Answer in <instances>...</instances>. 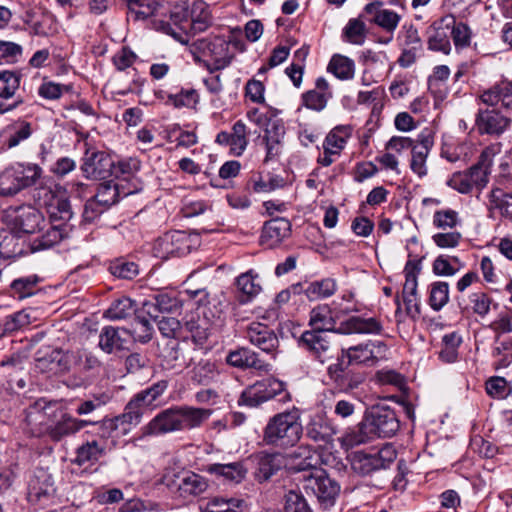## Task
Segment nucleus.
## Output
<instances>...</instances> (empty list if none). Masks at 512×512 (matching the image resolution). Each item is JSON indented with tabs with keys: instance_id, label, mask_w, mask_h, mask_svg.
I'll return each instance as SVG.
<instances>
[{
	"instance_id": "obj_1",
	"label": "nucleus",
	"mask_w": 512,
	"mask_h": 512,
	"mask_svg": "<svg viewBox=\"0 0 512 512\" xmlns=\"http://www.w3.org/2000/svg\"><path fill=\"white\" fill-rule=\"evenodd\" d=\"M25 421L32 434L47 435L52 441H61L79 432L90 421L73 417L59 401L40 398L26 410Z\"/></svg>"
},
{
	"instance_id": "obj_2",
	"label": "nucleus",
	"mask_w": 512,
	"mask_h": 512,
	"mask_svg": "<svg viewBox=\"0 0 512 512\" xmlns=\"http://www.w3.org/2000/svg\"><path fill=\"white\" fill-rule=\"evenodd\" d=\"M13 213L14 229L27 234L39 233L36 237L28 240L27 247L30 252L48 250L70 234V229L66 224L47 223L43 213L32 205L16 207Z\"/></svg>"
},
{
	"instance_id": "obj_3",
	"label": "nucleus",
	"mask_w": 512,
	"mask_h": 512,
	"mask_svg": "<svg viewBox=\"0 0 512 512\" xmlns=\"http://www.w3.org/2000/svg\"><path fill=\"white\" fill-rule=\"evenodd\" d=\"M303 433L299 410L283 411L272 416L263 429V442L268 446L288 448L294 446Z\"/></svg>"
},
{
	"instance_id": "obj_4",
	"label": "nucleus",
	"mask_w": 512,
	"mask_h": 512,
	"mask_svg": "<svg viewBox=\"0 0 512 512\" xmlns=\"http://www.w3.org/2000/svg\"><path fill=\"white\" fill-rule=\"evenodd\" d=\"M43 169L35 163L17 162L0 174V196H15L38 183Z\"/></svg>"
},
{
	"instance_id": "obj_5",
	"label": "nucleus",
	"mask_w": 512,
	"mask_h": 512,
	"mask_svg": "<svg viewBox=\"0 0 512 512\" xmlns=\"http://www.w3.org/2000/svg\"><path fill=\"white\" fill-rule=\"evenodd\" d=\"M189 51L195 61H209L211 70H221L229 66L234 54L230 51V43L223 37L198 39L189 45Z\"/></svg>"
},
{
	"instance_id": "obj_6",
	"label": "nucleus",
	"mask_w": 512,
	"mask_h": 512,
	"mask_svg": "<svg viewBox=\"0 0 512 512\" xmlns=\"http://www.w3.org/2000/svg\"><path fill=\"white\" fill-rule=\"evenodd\" d=\"M397 453L392 445L386 444L379 450H357L347 457L351 469L360 476L386 469L396 459Z\"/></svg>"
},
{
	"instance_id": "obj_7",
	"label": "nucleus",
	"mask_w": 512,
	"mask_h": 512,
	"mask_svg": "<svg viewBox=\"0 0 512 512\" xmlns=\"http://www.w3.org/2000/svg\"><path fill=\"white\" fill-rule=\"evenodd\" d=\"M387 346L382 341L368 340L366 342L343 348L338 361H343L347 366L365 365L374 366L385 357Z\"/></svg>"
},
{
	"instance_id": "obj_8",
	"label": "nucleus",
	"mask_w": 512,
	"mask_h": 512,
	"mask_svg": "<svg viewBox=\"0 0 512 512\" xmlns=\"http://www.w3.org/2000/svg\"><path fill=\"white\" fill-rule=\"evenodd\" d=\"M57 186L40 185L35 189L34 198L47 209L49 218L52 221H60V224H66L71 230L70 225L67 223L73 217L70 201L56 193Z\"/></svg>"
},
{
	"instance_id": "obj_9",
	"label": "nucleus",
	"mask_w": 512,
	"mask_h": 512,
	"mask_svg": "<svg viewBox=\"0 0 512 512\" xmlns=\"http://www.w3.org/2000/svg\"><path fill=\"white\" fill-rule=\"evenodd\" d=\"M364 426L369 429L374 438L394 436L400 428V422L395 411L387 406L372 407L364 415Z\"/></svg>"
},
{
	"instance_id": "obj_10",
	"label": "nucleus",
	"mask_w": 512,
	"mask_h": 512,
	"mask_svg": "<svg viewBox=\"0 0 512 512\" xmlns=\"http://www.w3.org/2000/svg\"><path fill=\"white\" fill-rule=\"evenodd\" d=\"M284 383L269 377L248 386L241 394L239 403L257 407L284 391Z\"/></svg>"
},
{
	"instance_id": "obj_11",
	"label": "nucleus",
	"mask_w": 512,
	"mask_h": 512,
	"mask_svg": "<svg viewBox=\"0 0 512 512\" xmlns=\"http://www.w3.org/2000/svg\"><path fill=\"white\" fill-rule=\"evenodd\" d=\"M143 409L131 398L124 412L114 418L103 419L100 423V437H109L110 434L121 429L123 434L128 433L132 427L141 422Z\"/></svg>"
},
{
	"instance_id": "obj_12",
	"label": "nucleus",
	"mask_w": 512,
	"mask_h": 512,
	"mask_svg": "<svg viewBox=\"0 0 512 512\" xmlns=\"http://www.w3.org/2000/svg\"><path fill=\"white\" fill-rule=\"evenodd\" d=\"M303 488L307 493L315 495L320 502L326 503H332L340 492L339 484L321 468L303 477Z\"/></svg>"
},
{
	"instance_id": "obj_13",
	"label": "nucleus",
	"mask_w": 512,
	"mask_h": 512,
	"mask_svg": "<svg viewBox=\"0 0 512 512\" xmlns=\"http://www.w3.org/2000/svg\"><path fill=\"white\" fill-rule=\"evenodd\" d=\"M114 161L105 151L87 148L82 158L81 171L88 179H105L112 175Z\"/></svg>"
},
{
	"instance_id": "obj_14",
	"label": "nucleus",
	"mask_w": 512,
	"mask_h": 512,
	"mask_svg": "<svg viewBox=\"0 0 512 512\" xmlns=\"http://www.w3.org/2000/svg\"><path fill=\"white\" fill-rule=\"evenodd\" d=\"M245 338L272 359L276 358L279 340L275 332L266 324L251 322L245 328Z\"/></svg>"
},
{
	"instance_id": "obj_15",
	"label": "nucleus",
	"mask_w": 512,
	"mask_h": 512,
	"mask_svg": "<svg viewBox=\"0 0 512 512\" xmlns=\"http://www.w3.org/2000/svg\"><path fill=\"white\" fill-rule=\"evenodd\" d=\"M343 361L331 364L327 368V375L333 385L343 393H350L357 389L365 380L363 373L347 370Z\"/></svg>"
},
{
	"instance_id": "obj_16",
	"label": "nucleus",
	"mask_w": 512,
	"mask_h": 512,
	"mask_svg": "<svg viewBox=\"0 0 512 512\" xmlns=\"http://www.w3.org/2000/svg\"><path fill=\"white\" fill-rule=\"evenodd\" d=\"M176 431H181L179 406L161 411L142 428L144 436L162 435Z\"/></svg>"
},
{
	"instance_id": "obj_17",
	"label": "nucleus",
	"mask_w": 512,
	"mask_h": 512,
	"mask_svg": "<svg viewBox=\"0 0 512 512\" xmlns=\"http://www.w3.org/2000/svg\"><path fill=\"white\" fill-rule=\"evenodd\" d=\"M285 459V465H289L291 470L311 471L319 470L322 465L321 455L310 445H300L291 453H289Z\"/></svg>"
},
{
	"instance_id": "obj_18",
	"label": "nucleus",
	"mask_w": 512,
	"mask_h": 512,
	"mask_svg": "<svg viewBox=\"0 0 512 512\" xmlns=\"http://www.w3.org/2000/svg\"><path fill=\"white\" fill-rule=\"evenodd\" d=\"M434 146V136L431 130H423L417 137V145L411 152L410 169L419 178L428 174L427 157Z\"/></svg>"
},
{
	"instance_id": "obj_19",
	"label": "nucleus",
	"mask_w": 512,
	"mask_h": 512,
	"mask_svg": "<svg viewBox=\"0 0 512 512\" xmlns=\"http://www.w3.org/2000/svg\"><path fill=\"white\" fill-rule=\"evenodd\" d=\"M300 343L311 357L321 363L331 358V342L326 332L317 330L304 331L301 335Z\"/></svg>"
},
{
	"instance_id": "obj_20",
	"label": "nucleus",
	"mask_w": 512,
	"mask_h": 512,
	"mask_svg": "<svg viewBox=\"0 0 512 512\" xmlns=\"http://www.w3.org/2000/svg\"><path fill=\"white\" fill-rule=\"evenodd\" d=\"M454 18L451 16L443 17L433 23L428 33L427 45L428 49L449 54L451 51V25Z\"/></svg>"
},
{
	"instance_id": "obj_21",
	"label": "nucleus",
	"mask_w": 512,
	"mask_h": 512,
	"mask_svg": "<svg viewBox=\"0 0 512 512\" xmlns=\"http://www.w3.org/2000/svg\"><path fill=\"white\" fill-rule=\"evenodd\" d=\"M511 120L497 109H479L476 127L480 134L501 135L510 125Z\"/></svg>"
},
{
	"instance_id": "obj_22",
	"label": "nucleus",
	"mask_w": 512,
	"mask_h": 512,
	"mask_svg": "<svg viewBox=\"0 0 512 512\" xmlns=\"http://www.w3.org/2000/svg\"><path fill=\"white\" fill-rule=\"evenodd\" d=\"M215 142L219 145L229 146L232 155L241 156L248 145V132L245 123L238 120L234 123L231 133L219 132Z\"/></svg>"
},
{
	"instance_id": "obj_23",
	"label": "nucleus",
	"mask_w": 512,
	"mask_h": 512,
	"mask_svg": "<svg viewBox=\"0 0 512 512\" xmlns=\"http://www.w3.org/2000/svg\"><path fill=\"white\" fill-rule=\"evenodd\" d=\"M305 431L310 440L329 443L337 433V427L325 414L317 413L310 418Z\"/></svg>"
},
{
	"instance_id": "obj_24",
	"label": "nucleus",
	"mask_w": 512,
	"mask_h": 512,
	"mask_svg": "<svg viewBox=\"0 0 512 512\" xmlns=\"http://www.w3.org/2000/svg\"><path fill=\"white\" fill-rule=\"evenodd\" d=\"M139 191L138 185L133 184L132 187H126L124 183H114L106 181L99 185L97 193L93 196L98 203L104 205L107 209L115 204L120 197H126Z\"/></svg>"
},
{
	"instance_id": "obj_25",
	"label": "nucleus",
	"mask_w": 512,
	"mask_h": 512,
	"mask_svg": "<svg viewBox=\"0 0 512 512\" xmlns=\"http://www.w3.org/2000/svg\"><path fill=\"white\" fill-rule=\"evenodd\" d=\"M52 477L43 470L38 471L29 481L27 498L32 504H41L54 493Z\"/></svg>"
},
{
	"instance_id": "obj_26",
	"label": "nucleus",
	"mask_w": 512,
	"mask_h": 512,
	"mask_svg": "<svg viewBox=\"0 0 512 512\" xmlns=\"http://www.w3.org/2000/svg\"><path fill=\"white\" fill-rule=\"evenodd\" d=\"M226 362L241 369L249 368L263 372L270 370V365L267 362L262 360L255 351L245 347L229 352L226 356Z\"/></svg>"
},
{
	"instance_id": "obj_27",
	"label": "nucleus",
	"mask_w": 512,
	"mask_h": 512,
	"mask_svg": "<svg viewBox=\"0 0 512 512\" xmlns=\"http://www.w3.org/2000/svg\"><path fill=\"white\" fill-rule=\"evenodd\" d=\"M383 330L381 322L374 317L363 318L352 316L340 323L335 332L338 334H380Z\"/></svg>"
},
{
	"instance_id": "obj_28",
	"label": "nucleus",
	"mask_w": 512,
	"mask_h": 512,
	"mask_svg": "<svg viewBox=\"0 0 512 512\" xmlns=\"http://www.w3.org/2000/svg\"><path fill=\"white\" fill-rule=\"evenodd\" d=\"M190 236L184 231H171L157 241V246L166 255L184 256L191 250Z\"/></svg>"
},
{
	"instance_id": "obj_29",
	"label": "nucleus",
	"mask_w": 512,
	"mask_h": 512,
	"mask_svg": "<svg viewBox=\"0 0 512 512\" xmlns=\"http://www.w3.org/2000/svg\"><path fill=\"white\" fill-rule=\"evenodd\" d=\"M291 224L285 218H274L267 221L262 229L261 243L269 248L278 246L290 235Z\"/></svg>"
},
{
	"instance_id": "obj_30",
	"label": "nucleus",
	"mask_w": 512,
	"mask_h": 512,
	"mask_svg": "<svg viewBox=\"0 0 512 512\" xmlns=\"http://www.w3.org/2000/svg\"><path fill=\"white\" fill-rule=\"evenodd\" d=\"M403 51L398 59V63L403 68H408L415 63L418 54L422 50V41L418 30L410 25L402 36Z\"/></svg>"
},
{
	"instance_id": "obj_31",
	"label": "nucleus",
	"mask_w": 512,
	"mask_h": 512,
	"mask_svg": "<svg viewBox=\"0 0 512 512\" xmlns=\"http://www.w3.org/2000/svg\"><path fill=\"white\" fill-rule=\"evenodd\" d=\"M205 471L228 484H238L246 477L247 469L242 462L213 463Z\"/></svg>"
},
{
	"instance_id": "obj_32",
	"label": "nucleus",
	"mask_w": 512,
	"mask_h": 512,
	"mask_svg": "<svg viewBox=\"0 0 512 512\" xmlns=\"http://www.w3.org/2000/svg\"><path fill=\"white\" fill-rule=\"evenodd\" d=\"M104 438L108 437H101L100 440L87 441L79 446L76 450L74 463L82 466L88 462L98 461L99 458L105 455L107 451L111 450L115 445L114 441H111V444H109Z\"/></svg>"
},
{
	"instance_id": "obj_33",
	"label": "nucleus",
	"mask_w": 512,
	"mask_h": 512,
	"mask_svg": "<svg viewBox=\"0 0 512 512\" xmlns=\"http://www.w3.org/2000/svg\"><path fill=\"white\" fill-rule=\"evenodd\" d=\"M493 155L492 147L485 148L478 162L467 170L474 188L482 190L488 184Z\"/></svg>"
},
{
	"instance_id": "obj_34",
	"label": "nucleus",
	"mask_w": 512,
	"mask_h": 512,
	"mask_svg": "<svg viewBox=\"0 0 512 512\" xmlns=\"http://www.w3.org/2000/svg\"><path fill=\"white\" fill-rule=\"evenodd\" d=\"M27 243L26 239L14 232L0 230V258L10 259L31 253Z\"/></svg>"
},
{
	"instance_id": "obj_35",
	"label": "nucleus",
	"mask_w": 512,
	"mask_h": 512,
	"mask_svg": "<svg viewBox=\"0 0 512 512\" xmlns=\"http://www.w3.org/2000/svg\"><path fill=\"white\" fill-rule=\"evenodd\" d=\"M381 2L368 3L364 10L368 14H372V22L388 33H393L398 27L401 15L390 9H382Z\"/></svg>"
},
{
	"instance_id": "obj_36",
	"label": "nucleus",
	"mask_w": 512,
	"mask_h": 512,
	"mask_svg": "<svg viewBox=\"0 0 512 512\" xmlns=\"http://www.w3.org/2000/svg\"><path fill=\"white\" fill-rule=\"evenodd\" d=\"M481 101L488 106L501 105L506 110H512V82H502L484 91Z\"/></svg>"
},
{
	"instance_id": "obj_37",
	"label": "nucleus",
	"mask_w": 512,
	"mask_h": 512,
	"mask_svg": "<svg viewBox=\"0 0 512 512\" xmlns=\"http://www.w3.org/2000/svg\"><path fill=\"white\" fill-rule=\"evenodd\" d=\"M458 307L462 313H474L480 318H485L491 310L492 298L483 291H477L469 295V304L463 297H456Z\"/></svg>"
},
{
	"instance_id": "obj_38",
	"label": "nucleus",
	"mask_w": 512,
	"mask_h": 512,
	"mask_svg": "<svg viewBox=\"0 0 512 512\" xmlns=\"http://www.w3.org/2000/svg\"><path fill=\"white\" fill-rule=\"evenodd\" d=\"M285 134V126L281 121L276 120L267 125L263 137L267 152L266 159H272L282 152Z\"/></svg>"
},
{
	"instance_id": "obj_39",
	"label": "nucleus",
	"mask_w": 512,
	"mask_h": 512,
	"mask_svg": "<svg viewBox=\"0 0 512 512\" xmlns=\"http://www.w3.org/2000/svg\"><path fill=\"white\" fill-rule=\"evenodd\" d=\"M209 480L192 471H186L180 476L178 492L181 496H199L205 493L209 488Z\"/></svg>"
},
{
	"instance_id": "obj_40",
	"label": "nucleus",
	"mask_w": 512,
	"mask_h": 512,
	"mask_svg": "<svg viewBox=\"0 0 512 512\" xmlns=\"http://www.w3.org/2000/svg\"><path fill=\"white\" fill-rule=\"evenodd\" d=\"M257 469L255 477L258 481L269 480L283 465L284 456L280 453H260L257 457Z\"/></svg>"
},
{
	"instance_id": "obj_41",
	"label": "nucleus",
	"mask_w": 512,
	"mask_h": 512,
	"mask_svg": "<svg viewBox=\"0 0 512 512\" xmlns=\"http://www.w3.org/2000/svg\"><path fill=\"white\" fill-rule=\"evenodd\" d=\"M218 365L210 359L199 360L190 370V379L197 385H209L219 376Z\"/></svg>"
},
{
	"instance_id": "obj_42",
	"label": "nucleus",
	"mask_w": 512,
	"mask_h": 512,
	"mask_svg": "<svg viewBox=\"0 0 512 512\" xmlns=\"http://www.w3.org/2000/svg\"><path fill=\"white\" fill-rule=\"evenodd\" d=\"M32 124L25 120H18L8 125L5 130V145L8 149L19 146L33 134Z\"/></svg>"
},
{
	"instance_id": "obj_43",
	"label": "nucleus",
	"mask_w": 512,
	"mask_h": 512,
	"mask_svg": "<svg viewBox=\"0 0 512 512\" xmlns=\"http://www.w3.org/2000/svg\"><path fill=\"white\" fill-rule=\"evenodd\" d=\"M211 409L179 406L181 431L200 427L212 415Z\"/></svg>"
},
{
	"instance_id": "obj_44",
	"label": "nucleus",
	"mask_w": 512,
	"mask_h": 512,
	"mask_svg": "<svg viewBox=\"0 0 512 512\" xmlns=\"http://www.w3.org/2000/svg\"><path fill=\"white\" fill-rule=\"evenodd\" d=\"M41 278L36 274H30L14 279L10 284V295L18 300L35 295L38 291Z\"/></svg>"
},
{
	"instance_id": "obj_45",
	"label": "nucleus",
	"mask_w": 512,
	"mask_h": 512,
	"mask_svg": "<svg viewBox=\"0 0 512 512\" xmlns=\"http://www.w3.org/2000/svg\"><path fill=\"white\" fill-rule=\"evenodd\" d=\"M140 170V161L136 158H128L118 161L116 164L114 163V167L112 169V175H114L117 179V183H124L126 187H132L135 183L138 185L139 190L140 185L138 180L134 179L135 173Z\"/></svg>"
},
{
	"instance_id": "obj_46",
	"label": "nucleus",
	"mask_w": 512,
	"mask_h": 512,
	"mask_svg": "<svg viewBox=\"0 0 512 512\" xmlns=\"http://www.w3.org/2000/svg\"><path fill=\"white\" fill-rule=\"evenodd\" d=\"M336 321L333 317L331 308L326 305H318L310 311L309 325L311 330L322 332L334 331Z\"/></svg>"
},
{
	"instance_id": "obj_47",
	"label": "nucleus",
	"mask_w": 512,
	"mask_h": 512,
	"mask_svg": "<svg viewBox=\"0 0 512 512\" xmlns=\"http://www.w3.org/2000/svg\"><path fill=\"white\" fill-rule=\"evenodd\" d=\"M489 209L512 221V192H506L501 188L492 189L489 195Z\"/></svg>"
},
{
	"instance_id": "obj_48",
	"label": "nucleus",
	"mask_w": 512,
	"mask_h": 512,
	"mask_svg": "<svg viewBox=\"0 0 512 512\" xmlns=\"http://www.w3.org/2000/svg\"><path fill=\"white\" fill-rule=\"evenodd\" d=\"M495 368H506L512 363V336L499 334L494 343Z\"/></svg>"
},
{
	"instance_id": "obj_49",
	"label": "nucleus",
	"mask_w": 512,
	"mask_h": 512,
	"mask_svg": "<svg viewBox=\"0 0 512 512\" xmlns=\"http://www.w3.org/2000/svg\"><path fill=\"white\" fill-rule=\"evenodd\" d=\"M184 330L191 335L192 340L197 345H203L209 336L208 322L195 314L186 316L183 324Z\"/></svg>"
},
{
	"instance_id": "obj_50",
	"label": "nucleus",
	"mask_w": 512,
	"mask_h": 512,
	"mask_svg": "<svg viewBox=\"0 0 512 512\" xmlns=\"http://www.w3.org/2000/svg\"><path fill=\"white\" fill-rule=\"evenodd\" d=\"M145 313L151 318H156L155 312H172L180 308V301L176 296L161 293L155 296V303L145 302L143 304Z\"/></svg>"
},
{
	"instance_id": "obj_51",
	"label": "nucleus",
	"mask_w": 512,
	"mask_h": 512,
	"mask_svg": "<svg viewBox=\"0 0 512 512\" xmlns=\"http://www.w3.org/2000/svg\"><path fill=\"white\" fill-rule=\"evenodd\" d=\"M127 16L134 21L158 14L159 5L153 0H127Z\"/></svg>"
},
{
	"instance_id": "obj_52",
	"label": "nucleus",
	"mask_w": 512,
	"mask_h": 512,
	"mask_svg": "<svg viewBox=\"0 0 512 512\" xmlns=\"http://www.w3.org/2000/svg\"><path fill=\"white\" fill-rule=\"evenodd\" d=\"M372 434L369 429L364 426V418L362 421L353 428H350L346 433L339 439L341 447L344 449H350L361 444H365L372 440Z\"/></svg>"
},
{
	"instance_id": "obj_53",
	"label": "nucleus",
	"mask_w": 512,
	"mask_h": 512,
	"mask_svg": "<svg viewBox=\"0 0 512 512\" xmlns=\"http://www.w3.org/2000/svg\"><path fill=\"white\" fill-rule=\"evenodd\" d=\"M428 304L433 311H440L448 302L450 287L445 281H435L428 286Z\"/></svg>"
},
{
	"instance_id": "obj_54",
	"label": "nucleus",
	"mask_w": 512,
	"mask_h": 512,
	"mask_svg": "<svg viewBox=\"0 0 512 512\" xmlns=\"http://www.w3.org/2000/svg\"><path fill=\"white\" fill-rule=\"evenodd\" d=\"M168 387L166 380H160L150 387L136 393L132 399L142 408L154 407V402L163 395Z\"/></svg>"
},
{
	"instance_id": "obj_55",
	"label": "nucleus",
	"mask_w": 512,
	"mask_h": 512,
	"mask_svg": "<svg viewBox=\"0 0 512 512\" xmlns=\"http://www.w3.org/2000/svg\"><path fill=\"white\" fill-rule=\"evenodd\" d=\"M244 501L238 498L214 497L200 506L201 512H242Z\"/></svg>"
},
{
	"instance_id": "obj_56",
	"label": "nucleus",
	"mask_w": 512,
	"mask_h": 512,
	"mask_svg": "<svg viewBox=\"0 0 512 512\" xmlns=\"http://www.w3.org/2000/svg\"><path fill=\"white\" fill-rule=\"evenodd\" d=\"M327 71L340 80H350L354 77V61L346 56L336 54L332 56Z\"/></svg>"
},
{
	"instance_id": "obj_57",
	"label": "nucleus",
	"mask_w": 512,
	"mask_h": 512,
	"mask_svg": "<svg viewBox=\"0 0 512 512\" xmlns=\"http://www.w3.org/2000/svg\"><path fill=\"white\" fill-rule=\"evenodd\" d=\"M337 290V283L332 278H325L319 281H313L304 289V293L309 300H319L332 296Z\"/></svg>"
},
{
	"instance_id": "obj_58",
	"label": "nucleus",
	"mask_w": 512,
	"mask_h": 512,
	"mask_svg": "<svg viewBox=\"0 0 512 512\" xmlns=\"http://www.w3.org/2000/svg\"><path fill=\"white\" fill-rule=\"evenodd\" d=\"M462 338L457 332H450L442 337L439 358L445 363H454L458 359V349Z\"/></svg>"
},
{
	"instance_id": "obj_59",
	"label": "nucleus",
	"mask_w": 512,
	"mask_h": 512,
	"mask_svg": "<svg viewBox=\"0 0 512 512\" xmlns=\"http://www.w3.org/2000/svg\"><path fill=\"white\" fill-rule=\"evenodd\" d=\"M351 135V129L348 126H337L333 128L326 136L323 142V148L340 155L345 148L348 138Z\"/></svg>"
},
{
	"instance_id": "obj_60",
	"label": "nucleus",
	"mask_w": 512,
	"mask_h": 512,
	"mask_svg": "<svg viewBox=\"0 0 512 512\" xmlns=\"http://www.w3.org/2000/svg\"><path fill=\"white\" fill-rule=\"evenodd\" d=\"M366 34V24L361 20V17H358L348 21L343 29L342 36L345 41L351 44L362 45L365 42Z\"/></svg>"
},
{
	"instance_id": "obj_61",
	"label": "nucleus",
	"mask_w": 512,
	"mask_h": 512,
	"mask_svg": "<svg viewBox=\"0 0 512 512\" xmlns=\"http://www.w3.org/2000/svg\"><path fill=\"white\" fill-rule=\"evenodd\" d=\"M135 312V302L129 297H121L115 300L105 312V317L110 320H121Z\"/></svg>"
},
{
	"instance_id": "obj_62",
	"label": "nucleus",
	"mask_w": 512,
	"mask_h": 512,
	"mask_svg": "<svg viewBox=\"0 0 512 512\" xmlns=\"http://www.w3.org/2000/svg\"><path fill=\"white\" fill-rule=\"evenodd\" d=\"M420 261L408 260L404 267L405 283L402 295H417L418 275L420 273Z\"/></svg>"
},
{
	"instance_id": "obj_63",
	"label": "nucleus",
	"mask_w": 512,
	"mask_h": 512,
	"mask_svg": "<svg viewBox=\"0 0 512 512\" xmlns=\"http://www.w3.org/2000/svg\"><path fill=\"white\" fill-rule=\"evenodd\" d=\"M99 347L108 354L122 349L123 342L118 329L113 326L104 327L99 335Z\"/></svg>"
},
{
	"instance_id": "obj_64",
	"label": "nucleus",
	"mask_w": 512,
	"mask_h": 512,
	"mask_svg": "<svg viewBox=\"0 0 512 512\" xmlns=\"http://www.w3.org/2000/svg\"><path fill=\"white\" fill-rule=\"evenodd\" d=\"M21 74L13 71H0V97L12 98L19 89Z\"/></svg>"
}]
</instances>
